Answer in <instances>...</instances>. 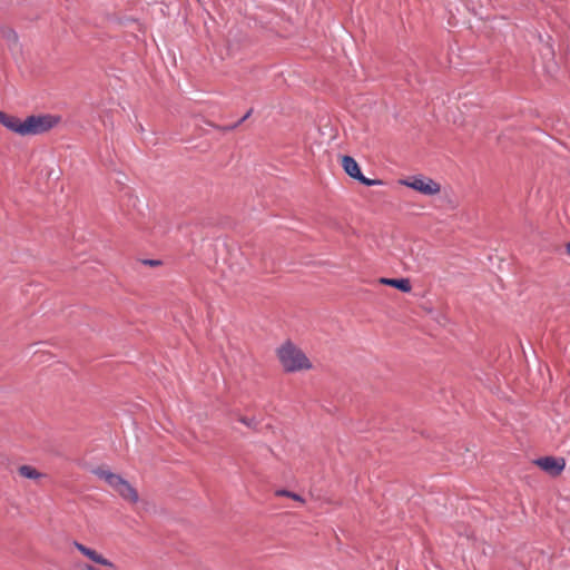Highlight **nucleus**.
I'll return each instance as SVG.
<instances>
[{
	"mask_svg": "<svg viewBox=\"0 0 570 570\" xmlns=\"http://www.w3.org/2000/svg\"><path fill=\"white\" fill-rule=\"evenodd\" d=\"M61 121L60 116L45 114L31 115L24 120L17 116L0 110V124L19 136L42 135L57 127Z\"/></svg>",
	"mask_w": 570,
	"mask_h": 570,
	"instance_id": "1",
	"label": "nucleus"
},
{
	"mask_svg": "<svg viewBox=\"0 0 570 570\" xmlns=\"http://www.w3.org/2000/svg\"><path fill=\"white\" fill-rule=\"evenodd\" d=\"M249 115H250V110H249V111H248V112L243 117V119L240 120V122H242V121H244L245 119H247Z\"/></svg>",
	"mask_w": 570,
	"mask_h": 570,
	"instance_id": "15",
	"label": "nucleus"
},
{
	"mask_svg": "<svg viewBox=\"0 0 570 570\" xmlns=\"http://www.w3.org/2000/svg\"><path fill=\"white\" fill-rule=\"evenodd\" d=\"M0 35H1V38L8 42L9 46H17L18 35L11 27L2 26L0 28Z\"/></svg>",
	"mask_w": 570,
	"mask_h": 570,
	"instance_id": "10",
	"label": "nucleus"
},
{
	"mask_svg": "<svg viewBox=\"0 0 570 570\" xmlns=\"http://www.w3.org/2000/svg\"><path fill=\"white\" fill-rule=\"evenodd\" d=\"M342 167L344 171L352 178L358 180L361 184L365 186H374V185H381L382 181L377 179H368L364 177L360 170L358 164L356 160L351 156H343L342 157Z\"/></svg>",
	"mask_w": 570,
	"mask_h": 570,
	"instance_id": "5",
	"label": "nucleus"
},
{
	"mask_svg": "<svg viewBox=\"0 0 570 570\" xmlns=\"http://www.w3.org/2000/svg\"><path fill=\"white\" fill-rule=\"evenodd\" d=\"M18 474L21 478L29 479L35 482H40L43 478H46L45 473L40 472L35 466L28 464L20 465L18 468Z\"/></svg>",
	"mask_w": 570,
	"mask_h": 570,
	"instance_id": "9",
	"label": "nucleus"
},
{
	"mask_svg": "<svg viewBox=\"0 0 570 570\" xmlns=\"http://www.w3.org/2000/svg\"><path fill=\"white\" fill-rule=\"evenodd\" d=\"M400 184L426 196L438 195L441 191V185L429 177L413 176L406 179H401Z\"/></svg>",
	"mask_w": 570,
	"mask_h": 570,
	"instance_id": "4",
	"label": "nucleus"
},
{
	"mask_svg": "<svg viewBox=\"0 0 570 570\" xmlns=\"http://www.w3.org/2000/svg\"><path fill=\"white\" fill-rule=\"evenodd\" d=\"M566 252L570 256V242L566 244Z\"/></svg>",
	"mask_w": 570,
	"mask_h": 570,
	"instance_id": "14",
	"label": "nucleus"
},
{
	"mask_svg": "<svg viewBox=\"0 0 570 570\" xmlns=\"http://www.w3.org/2000/svg\"><path fill=\"white\" fill-rule=\"evenodd\" d=\"M95 475L104 480L119 497L127 502L135 504L139 500L137 490L121 475L116 474L105 468H97Z\"/></svg>",
	"mask_w": 570,
	"mask_h": 570,
	"instance_id": "3",
	"label": "nucleus"
},
{
	"mask_svg": "<svg viewBox=\"0 0 570 570\" xmlns=\"http://www.w3.org/2000/svg\"><path fill=\"white\" fill-rule=\"evenodd\" d=\"M80 570H100V569L90 563H83L80 566Z\"/></svg>",
	"mask_w": 570,
	"mask_h": 570,
	"instance_id": "12",
	"label": "nucleus"
},
{
	"mask_svg": "<svg viewBox=\"0 0 570 570\" xmlns=\"http://www.w3.org/2000/svg\"><path fill=\"white\" fill-rule=\"evenodd\" d=\"M533 463L551 476L560 475L566 468V460L557 456H542L534 460Z\"/></svg>",
	"mask_w": 570,
	"mask_h": 570,
	"instance_id": "6",
	"label": "nucleus"
},
{
	"mask_svg": "<svg viewBox=\"0 0 570 570\" xmlns=\"http://www.w3.org/2000/svg\"><path fill=\"white\" fill-rule=\"evenodd\" d=\"M275 355L285 373H297L314 370L312 360L302 347L291 340L284 341L275 350Z\"/></svg>",
	"mask_w": 570,
	"mask_h": 570,
	"instance_id": "2",
	"label": "nucleus"
},
{
	"mask_svg": "<svg viewBox=\"0 0 570 570\" xmlns=\"http://www.w3.org/2000/svg\"><path fill=\"white\" fill-rule=\"evenodd\" d=\"M73 547L87 559L92 561L94 563L108 568V569H116V566L112 561L107 559L104 554L98 552L97 550L89 548L80 542L75 541Z\"/></svg>",
	"mask_w": 570,
	"mask_h": 570,
	"instance_id": "7",
	"label": "nucleus"
},
{
	"mask_svg": "<svg viewBox=\"0 0 570 570\" xmlns=\"http://www.w3.org/2000/svg\"><path fill=\"white\" fill-rule=\"evenodd\" d=\"M146 263L150 266H158L160 264L159 261H147Z\"/></svg>",
	"mask_w": 570,
	"mask_h": 570,
	"instance_id": "13",
	"label": "nucleus"
},
{
	"mask_svg": "<svg viewBox=\"0 0 570 570\" xmlns=\"http://www.w3.org/2000/svg\"><path fill=\"white\" fill-rule=\"evenodd\" d=\"M379 283L386 286H392L401 292L409 293L412 289V285L409 278H386L381 277Z\"/></svg>",
	"mask_w": 570,
	"mask_h": 570,
	"instance_id": "8",
	"label": "nucleus"
},
{
	"mask_svg": "<svg viewBox=\"0 0 570 570\" xmlns=\"http://www.w3.org/2000/svg\"><path fill=\"white\" fill-rule=\"evenodd\" d=\"M275 495L277 497H287L288 499H293L299 503H305V500L297 493L287 491V490H277L275 492Z\"/></svg>",
	"mask_w": 570,
	"mask_h": 570,
	"instance_id": "11",
	"label": "nucleus"
}]
</instances>
